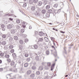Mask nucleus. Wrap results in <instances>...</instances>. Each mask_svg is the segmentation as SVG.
Masks as SVG:
<instances>
[{
    "mask_svg": "<svg viewBox=\"0 0 79 79\" xmlns=\"http://www.w3.org/2000/svg\"><path fill=\"white\" fill-rule=\"evenodd\" d=\"M57 6H58V4H54V8H57Z\"/></svg>",
    "mask_w": 79,
    "mask_h": 79,
    "instance_id": "nucleus-41",
    "label": "nucleus"
},
{
    "mask_svg": "<svg viewBox=\"0 0 79 79\" xmlns=\"http://www.w3.org/2000/svg\"><path fill=\"white\" fill-rule=\"evenodd\" d=\"M46 18H49L50 17V14L47 13L46 14Z\"/></svg>",
    "mask_w": 79,
    "mask_h": 79,
    "instance_id": "nucleus-18",
    "label": "nucleus"
},
{
    "mask_svg": "<svg viewBox=\"0 0 79 79\" xmlns=\"http://www.w3.org/2000/svg\"><path fill=\"white\" fill-rule=\"evenodd\" d=\"M32 69H36V67H35V66H33L32 67Z\"/></svg>",
    "mask_w": 79,
    "mask_h": 79,
    "instance_id": "nucleus-42",
    "label": "nucleus"
},
{
    "mask_svg": "<svg viewBox=\"0 0 79 79\" xmlns=\"http://www.w3.org/2000/svg\"><path fill=\"white\" fill-rule=\"evenodd\" d=\"M19 43L20 44H23V41L22 40H20L19 41Z\"/></svg>",
    "mask_w": 79,
    "mask_h": 79,
    "instance_id": "nucleus-28",
    "label": "nucleus"
},
{
    "mask_svg": "<svg viewBox=\"0 0 79 79\" xmlns=\"http://www.w3.org/2000/svg\"><path fill=\"white\" fill-rule=\"evenodd\" d=\"M7 61L9 62H11V59H7Z\"/></svg>",
    "mask_w": 79,
    "mask_h": 79,
    "instance_id": "nucleus-48",
    "label": "nucleus"
},
{
    "mask_svg": "<svg viewBox=\"0 0 79 79\" xmlns=\"http://www.w3.org/2000/svg\"><path fill=\"white\" fill-rule=\"evenodd\" d=\"M31 74V70H28L27 72V74L28 75H29V74Z\"/></svg>",
    "mask_w": 79,
    "mask_h": 79,
    "instance_id": "nucleus-20",
    "label": "nucleus"
},
{
    "mask_svg": "<svg viewBox=\"0 0 79 79\" xmlns=\"http://www.w3.org/2000/svg\"><path fill=\"white\" fill-rule=\"evenodd\" d=\"M9 48L10 49H12L13 48V46L11 45L9 46Z\"/></svg>",
    "mask_w": 79,
    "mask_h": 79,
    "instance_id": "nucleus-25",
    "label": "nucleus"
},
{
    "mask_svg": "<svg viewBox=\"0 0 79 79\" xmlns=\"http://www.w3.org/2000/svg\"><path fill=\"white\" fill-rule=\"evenodd\" d=\"M28 40L27 39H25V42L26 43V42H28Z\"/></svg>",
    "mask_w": 79,
    "mask_h": 79,
    "instance_id": "nucleus-50",
    "label": "nucleus"
},
{
    "mask_svg": "<svg viewBox=\"0 0 79 79\" xmlns=\"http://www.w3.org/2000/svg\"><path fill=\"white\" fill-rule=\"evenodd\" d=\"M29 3H30L31 4L32 3V0H29Z\"/></svg>",
    "mask_w": 79,
    "mask_h": 79,
    "instance_id": "nucleus-58",
    "label": "nucleus"
},
{
    "mask_svg": "<svg viewBox=\"0 0 79 79\" xmlns=\"http://www.w3.org/2000/svg\"><path fill=\"white\" fill-rule=\"evenodd\" d=\"M13 38L12 37H10L9 39V40L10 42H11V41H13Z\"/></svg>",
    "mask_w": 79,
    "mask_h": 79,
    "instance_id": "nucleus-38",
    "label": "nucleus"
},
{
    "mask_svg": "<svg viewBox=\"0 0 79 79\" xmlns=\"http://www.w3.org/2000/svg\"><path fill=\"white\" fill-rule=\"evenodd\" d=\"M44 39L43 38H40L39 39L38 42H43Z\"/></svg>",
    "mask_w": 79,
    "mask_h": 79,
    "instance_id": "nucleus-15",
    "label": "nucleus"
},
{
    "mask_svg": "<svg viewBox=\"0 0 79 79\" xmlns=\"http://www.w3.org/2000/svg\"><path fill=\"white\" fill-rule=\"evenodd\" d=\"M16 27L17 29H19L20 28L19 26V25H17Z\"/></svg>",
    "mask_w": 79,
    "mask_h": 79,
    "instance_id": "nucleus-54",
    "label": "nucleus"
},
{
    "mask_svg": "<svg viewBox=\"0 0 79 79\" xmlns=\"http://www.w3.org/2000/svg\"><path fill=\"white\" fill-rule=\"evenodd\" d=\"M19 48L21 50H22L23 49V47L22 46H19Z\"/></svg>",
    "mask_w": 79,
    "mask_h": 79,
    "instance_id": "nucleus-34",
    "label": "nucleus"
},
{
    "mask_svg": "<svg viewBox=\"0 0 79 79\" xmlns=\"http://www.w3.org/2000/svg\"><path fill=\"white\" fill-rule=\"evenodd\" d=\"M38 69L40 71H42V70H43L44 69V67L42 66H40Z\"/></svg>",
    "mask_w": 79,
    "mask_h": 79,
    "instance_id": "nucleus-10",
    "label": "nucleus"
},
{
    "mask_svg": "<svg viewBox=\"0 0 79 79\" xmlns=\"http://www.w3.org/2000/svg\"><path fill=\"white\" fill-rule=\"evenodd\" d=\"M30 60H31V59L29 57L27 59V62H29Z\"/></svg>",
    "mask_w": 79,
    "mask_h": 79,
    "instance_id": "nucleus-46",
    "label": "nucleus"
},
{
    "mask_svg": "<svg viewBox=\"0 0 79 79\" xmlns=\"http://www.w3.org/2000/svg\"><path fill=\"white\" fill-rule=\"evenodd\" d=\"M33 13L35 15H39V12L37 11V10H35L33 11Z\"/></svg>",
    "mask_w": 79,
    "mask_h": 79,
    "instance_id": "nucleus-2",
    "label": "nucleus"
},
{
    "mask_svg": "<svg viewBox=\"0 0 79 79\" xmlns=\"http://www.w3.org/2000/svg\"><path fill=\"white\" fill-rule=\"evenodd\" d=\"M16 31L15 29H12L11 31L10 32L11 34H15L16 32Z\"/></svg>",
    "mask_w": 79,
    "mask_h": 79,
    "instance_id": "nucleus-7",
    "label": "nucleus"
},
{
    "mask_svg": "<svg viewBox=\"0 0 79 79\" xmlns=\"http://www.w3.org/2000/svg\"><path fill=\"white\" fill-rule=\"evenodd\" d=\"M35 6H31V9L32 11H35V8H36Z\"/></svg>",
    "mask_w": 79,
    "mask_h": 79,
    "instance_id": "nucleus-5",
    "label": "nucleus"
},
{
    "mask_svg": "<svg viewBox=\"0 0 79 79\" xmlns=\"http://www.w3.org/2000/svg\"><path fill=\"white\" fill-rule=\"evenodd\" d=\"M14 39L15 40H18V37L17 36H15L14 37Z\"/></svg>",
    "mask_w": 79,
    "mask_h": 79,
    "instance_id": "nucleus-14",
    "label": "nucleus"
},
{
    "mask_svg": "<svg viewBox=\"0 0 79 79\" xmlns=\"http://www.w3.org/2000/svg\"><path fill=\"white\" fill-rule=\"evenodd\" d=\"M3 71V68H0V72Z\"/></svg>",
    "mask_w": 79,
    "mask_h": 79,
    "instance_id": "nucleus-53",
    "label": "nucleus"
},
{
    "mask_svg": "<svg viewBox=\"0 0 79 79\" xmlns=\"http://www.w3.org/2000/svg\"><path fill=\"white\" fill-rule=\"evenodd\" d=\"M44 34H45L42 31H40L39 32V35L40 36H42V35H44Z\"/></svg>",
    "mask_w": 79,
    "mask_h": 79,
    "instance_id": "nucleus-6",
    "label": "nucleus"
},
{
    "mask_svg": "<svg viewBox=\"0 0 79 79\" xmlns=\"http://www.w3.org/2000/svg\"><path fill=\"white\" fill-rule=\"evenodd\" d=\"M5 57L6 58H8L10 57V55H9L6 54L5 55Z\"/></svg>",
    "mask_w": 79,
    "mask_h": 79,
    "instance_id": "nucleus-23",
    "label": "nucleus"
},
{
    "mask_svg": "<svg viewBox=\"0 0 79 79\" xmlns=\"http://www.w3.org/2000/svg\"><path fill=\"white\" fill-rule=\"evenodd\" d=\"M21 32L22 33H23L24 32V30L23 29H22L21 30Z\"/></svg>",
    "mask_w": 79,
    "mask_h": 79,
    "instance_id": "nucleus-44",
    "label": "nucleus"
},
{
    "mask_svg": "<svg viewBox=\"0 0 79 79\" xmlns=\"http://www.w3.org/2000/svg\"><path fill=\"white\" fill-rule=\"evenodd\" d=\"M56 12L57 13V14H59V13H60V12H61V10L59 9V10H57Z\"/></svg>",
    "mask_w": 79,
    "mask_h": 79,
    "instance_id": "nucleus-33",
    "label": "nucleus"
},
{
    "mask_svg": "<svg viewBox=\"0 0 79 79\" xmlns=\"http://www.w3.org/2000/svg\"><path fill=\"white\" fill-rule=\"evenodd\" d=\"M29 29H32V26H30L29 27Z\"/></svg>",
    "mask_w": 79,
    "mask_h": 79,
    "instance_id": "nucleus-62",
    "label": "nucleus"
},
{
    "mask_svg": "<svg viewBox=\"0 0 79 79\" xmlns=\"http://www.w3.org/2000/svg\"><path fill=\"white\" fill-rule=\"evenodd\" d=\"M35 59L37 60V61H38L39 60V56H36L35 57Z\"/></svg>",
    "mask_w": 79,
    "mask_h": 79,
    "instance_id": "nucleus-31",
    "label": "nucleus"
},
{
    "mask_svg": "<svg viewBox=\"0 0 79 79\" xmlns=\"http://www.w3.org/2000/svg\"><path fill=\"white\" fill-rule=\"evenodd\" d=\"M46 53L47 55H48L49 54H50V52H49V51H47L46 52Z\"/></svg>",
    "mask_w": 79,
    "mask_h": 79,
    "instance_id": "nucleus-30",
    "label": "nucleus"
},
{
    "mask_svg": "<svg viewBox=\"0 0 79 79\" xmlns=\"http://www.w3.org/2000/svg\"><path fill=\"white\" fill-rule=\"evenodd\" d=\"M15 52V50L13 49L11 50L10 51L11 53H13Z\"/></svg>",
    "mask_w": 79,
    "mask_h": 79,
    "instance_id": "nucleus-45",
    "label": "nucleus"
},
{
    "mask_svg": "<svg viewBox=\"0 0 79 79\" xmlns=\"http://www.w3.org/2000/svg\"><path fill=\"white\" fill-rule=\"evenodd\" d=\"M51 39L52 40H53L55 39V38H54L53 37H51Z\"/></svg>",
    "mask_w": 79,
    "mask_h": 79,
    "instance_id": "nucleus-59",
    "label": "nucleus"
},
{
    "mask_svg": "<svg viewBox=\"0 0 79 79\" xmlns=\"http://www.w3.org/2000/svg\"><path fill=\"white\" fill-rule=\"evenodd\" d=\"M7 53H8L7 52V51H6L4 53H1L0 54V56H3L4 55H5V54H7Z\"/></svg>",
    "mask_w": 79,
    "mask_h": 79,
    "instance_id": "nucleus-8",
    "label": "nucleus"
},
{
    "mask_svg": "<svg viewBox=\"0 0 79 79\" xmlns=\"http://www.w3.org/2000/svg\"><path fill=\"white\" fill-rule=\"evenodd\" d=\"M44 40L45 42H48V41H49V40L48 39V38H47V37H45Z\"/></svg>",
    "mask_w": 79,
    "mask_h": 79,
    "instance_id": "nucleus-11",
    "label": "nucleus"
},
{
    "mask_svg": "<svg viewBox=\"0 0 79 79\" xmlns=\"http://www.w3.org/2000/svg\"><path fill=\"white\" fill-rule=\"evenodd\" d=\"M53 9H52H52H49L48 10V13H53Z\"/></svg>",
    "mask_w": 79,
    "mask_h": 79,
    "instance_id": "nucleus-3",
    "label": "nucleus"
},
{
    "mask_svg": "<svg viewBox=\"0 0 79 79\" xmlns=\"http://www.w3.org/2000/svg\"><path fill=\"white\" fill-rule=\"evenodd\" d=\"M43 45H46V44L44 42H43Z\"/></svg>",
    "mask_w": 79,
    "mask_h": 79,
    "instance_id": "nucleus-64",
    "label": "nucleus"
},
{
    "mask_svg": "<svg viewBox=\"0 0 79 79\" xmlns=\"http://www.w3.org/2000/svg\"><path fill=\"white\" fill-rule=\"evenodd\" d=\"M24 56L25 57H28L29 56V54L28 53H25Z\"/></svg>",
    "mask_w": 79,
    "mask_h": 79,
    "instance_id": "nucleus-22",
    "label": "nucleus"
},
{
    "mask_svg": "<svg viewBox=\"0 0 79 79\" xmlns=\"http://www.w3.org/2000/svg\"><path fill=\"white\" fill-rule=\"evenodd\" d=\"M50 6L49 5H47L46 6V9L47 10H48V9H50Z\"/></svg>",
    "mask_w": 79,
    "mask_h": 79,
    "instance_id": "nucleus-16",
    "label": "nucleus"
},
{
    "mask_svg": "<svg viewBox=\"0 0 79 79\" xmlns=\"http://www.w3.org/2000/svg\"><path fill=\"white\" fill-rule=\"evenodd\" d=\"M36 73L37 75H39L40 74V72L38 71L36 72Z\"/></svg>",
    "mask_w": 79,
    "mask_h": 79,
    "instance_id": "nucleus-47",
    "label": "nucleus"
},
{
    "mask_svg": "<svg viewBox=\"0 0 79 79\" xmlns=\"http://www.w3.org/2000/svg\"><path fill=\"white\" fill-rule=\"evenodd\" d=\"M27 6V4L26 3H24L23 5V7H26Z\"/></svg>",
    "mask_w": 79,
    "mask_h": 79,
    "instance_id": "nucleus-37",
    "label": "nucleus"
},
{
    "mask_svg": "<svg viewBox=\"0 0 79 79\" xmlns=\"http://www.w3.org/2000/svg\"><path fill=\"white\" fill-rule=\"evenodd\" d=\"M37 2H38V0H33V2L35 3H37Z\"/></svg>",
    "mask_w": 79,
    "mask_h": 79,
    "instance_id": "nucleus-43",
    "label": "nucleus"
},
{
    "mask_svg": "<svg viewBox=\"0 0 79 79\" xmlns=\"http://www.w3.org/2000/svg\"><path fill=\"white\" fill-rule=\"evenodd\" d=\"M15 64V62H14V61H12L10 63V64L11 66H13V65H14Z\"/></svg>",
    "mask_w": 79,
    "mask_h": 79,
    "instance_id": "nucleus-21",
    "label": "nucleus"
},
{
    "mask_svg": "<svg viewBox=\"0 0 79 79\" xmlns=\"http://www.w3.org/2000/svg\"><path fill=\"white\" fill-rule=\"evenodd\" d=\"M33 47L34 48V49H37L38 48V46L36 44H35L34 45Z\"/></svg>",
    "mask_w": 79,
    "mask_h": 79,
    "instance_id": "nucleus-17",
    "label": "nucleus"
},
{
    "mask_svg": "<svg viewBox=\"0 0 79 79\" xmlns=\"http://www.w3.org/2000/svg\"><path fill=\"white\" fill-rule=\"evenodd\" d=\"M17 23H20V20L19 19H17L16 21Z\"/></svg>",
    "mask_w": 79,
    "mask_h": 79,
    "instance_id": "nucleus-36",
    "label": "nucleus"
},
{
    "mask_svg": "<svg viewBox=\"0 0 79 79\" xmlns=\"http://www.w3.org/2000/svg\"><path fill=\"white\" fill-rule=\"evenodd\" d=\"M12 56L14 58H16V55L15 53H13L12 54Z\"/></svg>",
    "mask_w": 79,
    "mask_h": 79,
    "instance_id": "nucleus-26",
    "label": "nucleus"
},
{
    "mask_svg": "<svg viewBox=\"0 0 79 79\" xmlns=\"http://www.w3.org/2000/svg\"><path fill=\"white\" fill-rule=\"evenodd\" d=\"M47 65L48 66L50 67L51 66V63L48 62L47 63Z\"/></svg>",
    "mask_w": 79,
    "mask_h": 79,
    "instance_id": "nucleus-40",
    "label": "nucleus"
},
{
    "mask_svg": "<svg viewBox=\"0 0 79 79\" xmlns=\"http://www.w3.org/2000/svg\"><path fill=\"white\" fill-rule=\"evenodd\" d=\"M8 37H10L11 36V34L10 33H8L7 34Z\"/></svg>",
    "mask_w": 79,
    "mask_h": 79,
    "instance_id": "nucleus-57",
    "label": "nucleus"
},
{
    "mask_svg": "<svg viewBox=\"0 0 79 79\" xmlns=\"http://www.w3.org/2000/svg\"><path fill=\"white\" fill-rule=\"evenodd\" d=\"M28 64L27 63H26L24 64V67H27Z\"/></svg>",
    "mask_w": 79,
    "mask_h": 79,
    "instance_id": "nucleus-35",
    "label": "nucleus"
},
{
    "mask_svg": "<svg viewBox=\"0 0 79 79\" xmlns=\"http://www.w3.org/2000/svg\"><path fill=\"white\" fill-rule=\"evenodd\" d=\"M22 24H24V25L25 24H26V23H25L24 22H22Z\"/></svg>",
    "mask_w": 79,
    "mask_h": 79,
    "instance_id": "nucleus-56",
    "label": "nucleus"
},
{
    "mask_svg": "<svg viewBox=\"0 0 79 79\" xmlns=\"http://www.w3.org/2000/svg\"><path fill=\"white\" fill-rule=\"evenodd\" d=\"M22 27H23V28H25V27H26V25H24V24H22Z\"/></svg>",
    "mask_w": 79,
    "mask_h": 79,
    "instance_id": "nucleus-55",
    "label": "nucleus"
},
{
    "mask_svg": "<svg viewBox=\"0 0 79 79\" xmlns=\"http://www.w3.org/2000/svg\"><path fill=\"white\" fill-rule=\"evenodd\" d=\"M6 35H2V37L4 39L6 38Z\"/></svg>",
    "mask_w": 79,
    "mask_h": 79,
    "instance_id": "nucleus-39",
    "label": "nucleus"
},
{
    "mask_svg": "<svg viewBox=\"0 0 79 79\" xmlns=\"http://www.w3.org/2000/svg\"><path fill=\"white\" fill-rule=\"evenodd\" d=\"M14 72H15V73H16V72H18V70L17 69H15L14 70Z\"/></svg>",
    "mask_w": 79,
    "mask_h": 79,
    "instance_id": "nucleus-49",
    "label": "nucleus"
},
{
    "mask_svg": "<svg viewBox=\"0 0 79 79\" xmlns=\"http://www.w3.org/2000/svg\"><path fill=\"white\" fill-rule=\"evenodd\" d=\"M35 35H37V34H38V32L37 31H35Z\"/></svg>",
    "mask_w": 79,
    "mask_h": 79,
    "instance_id": "nucleus-51",
    "label": "nucleus"
},
{
    "mask_svg": "<svg viewBox=\"0 0 79 79\" xmlns=\"http://www.w3.org/2000/svg\"><path fill=\"white\" fill-rule=\"evenodd\" d=\"M55 64H52V66H51V71H53V69L54 68V66H55Z\"/></svg>",
    "mask_w": 79,
    "mask_h": 79,
    "instance_id": "nucleus-19",
    "label": "nucleus"
},
{
    "mask_svg": "<svg viewBox=\"0 0 79 79\" xmlns=\"http://www.w3.org/2000/svg\"><path fill=\"white\" fill-rule=\"evenodd\" d=\"M9 20H10V21H13V19H12V18H10L9 19Z\"/></svg>",
    "mask_w": 79,
    "mask_h": 79,
    "instance_id": "nucleus-61",
    "label": "nucleus"
},
{
    "mask_svg": "<svg viewBox=\"0 0 79 79\" xmlns=\"http://www.w3.org/2000/svg\"><path fill=\"white\" fill-rule=\"evenodd\" d=\"M42 5V2L41 1H39L38 2V6H41Z\"/></svg>",
    "mask_w": 79,
    "mask_h": 79,
    "instance_id": "nucleus-9",
    "label": "nucleus"
},
{
    "mask_svg": "<svg viewBox=\"0 0 79 79\" xmlns=\"http://www.w3.org/2000/svg\"><path fill=\"white\" fill-rule=\"evenodd\" d=\"M47 12V11H46V10L45 9H44L42 10L41 11V13H43V14H45V13Z\"/></svg>",
    "mask_w": 79,
    "mask_h": 79,
    "instance_id": "nucleus-12",
    "label": "nucleus"
},
{
    "mask_svg": "<svg viewBox=\"0 0 79 79\" xmlns=\"http://www.w3.org/2000/svg\"><path fill=\"white\" fill-rule=\"evenodd\" d=\"M30 77L32 78H34L35 77V74H32L30 75Z\"/></svg>",
    "mask_w": 79,
    "mask_h": 79,
    "instance_id": "nucleus-24",
    "label": "nucleus"
},
{
    "mask_svg": "<svg viewBox=\"0 0 79 79\" xmlns=\"http://www.w3.org/2000/svg\"><path fill=\"white\" fill-rule=\"evenodd\" d=\"M54 56H55V57H56L57 56V52H55Z\"/></svg>",
    "mask_w": 79,
    "mask_h": 79,
    "instance_id": "nucleus-32",
    "label": "nucleus"
},
{
    "mask_svg": "<svg viewBox=\"0 0 79 79\" xmlns=\"http://www.w3.org/2000/svg\"><path fill=\"white\" fill-rule=\"evenodd\" d=\"M12 27H13V26H12L11 24H9L7 26V29H11Z\"/></svg>",
    "mask_w": 79,
    "mask_h": 79,
    "instance_id": "nucleus-4",
    "label": "nucleus"
},
{
    "mask_svg": "<svg viewBox=\"0 0 79 79\" xmlns=\"http://www.w3.org/2000/svg\"><path fill=\"white\" fill-rule=\"evenodd\" d=\"M53 10H54V14H55V15H56V14H58V13H57V12H56L57 10H54V9H53Z\"/></svg>",
    "mask_w": 79,
    "mask_h": 79,
    "instance_id": "nucleus-29",
    "label": "nucleus"
},
{
    "mask_svg": "<svg viewBox=\"0 0 79 79\" xmlns=\"http://www.w3.org/2000/svg\"><path fill=\"white\" fill-rule=\"evenodd\" d=\"M12 74V73H10V74H8L6 76V77H7V78L8 79V76H10V77H11V75Z\"/></svg>",
    "mask_w": 79,
    "mask_h": 79,
    "instance_id": "nucleus-27",
    "label": "nucleus"
},
{
    "mask_svg": "<svg viewBox=\"0 0 79 79\" xmlns=\"http://www.w3.org/2000/svg\"><path fill=\"white\" fill-rule=\"evenodd\" d=\"M18 63L19 64H21V61H19L18 62Z\"/></svg>",
    "mask_w": 79,
    "mask_h": 79,
    "instance_id": "nucleus-63",
    "label": "nucleus"
},
{
    "mask_svg": "<svg viewBox=\"0 0 79 79\" xmlns=\"http://www.w3.org/2000/svg\"><path fill=\"white\" fill-rule=\"evenodd\" d=\"M45 69L46 70L48 69H49V68L48 67L45 66Z\"/></svg>",
    "mask_w": 79,
    "mask_h": 79,
    "instance_id": "nucleus-52",
    "label": "nucleus"
},
{
    "mask_svg": "<svg viewBox=\"0 0 79 79\" xmlns=\"http://www.w3.org/2000/svg\"><path fill=\"white\" fill-rule=\"evenodd\" d=\"M60 32L61 33H62L63 34H64V33H65V32L63 31H60Z\"/></svg>",
    "mask_w": 79,
    "mask_h": 79,
    "instance_id": "nucleus-60",
    "label": "nucleus"
},
{
    "mask_svg": "<svg viewBox=\"0 0 79 79\" xmlns=\"http://www.w3.org/2000/svg\"><path fill=\"white\" fill-rule=\"evenodd\" d=\"M6 44V41H4L2 42V45H5Z\"/></svg>",
    "mask_w": 79,
    "mask_h": 79,
    "instance_id": "nucleus-13",
    "label": "nucleus"
},
{
    "mask_svg": "<svg viewBox=\"0 0 79 79\" xmlns=\"http://www.w3.org/2000/svg\"><path fill=\"white\" fill-rule=\"evenodd\" d=\"M1 27L2 28V31H5V29L6 28V27L5 26V25L3 24H2L1 26Z\"/></svg>",
    "mask_w": 79,
    "mask_h": 79,
    "instance_id": "nucleus-1",
    "label": "nucleus"
}]
</instances>
